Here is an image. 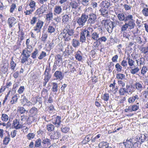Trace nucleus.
<instances>
[{
	"instance_id": "obj_21",
	"label": "nucleus",
	"mask_w": 148,
	"mask_h": 148,
	"mask_svg": "<svg viewBox=\"0 0 148 148\" xmlns=\"http://www.w3.org/2000/svg\"><path fill=\"white\" fill-rule=\"evenodd\" d=\"M91 138L92 137L90 134L86 135L82 141V143L84 144H86L91 140Z\"/></svg>"
},
{
	"instance_id": "obj_13",
	"label": "nucleus",
	"mask_w": 148,
	"mask_h": 148,
	"mask_svg": "<svg viewBox=\"0 0 148 148\" xmlns=\"http://www.w3.org/2000/svg\"><path fill=\"white\" fill-rule=\"evenodd\" d=\"M133 40L135 42L142 44L143 45L145 43L146 40L145 38H133Z\"/></svg>"
},
{
	"instance_id": "obj_59",
	"label": "nucleus",
	"mask_w": 148,
	"mask_h": 148,
	"mask_svg": "<svg viewBox=\"0 0 148 148\" xmlns=\"http://www.w3.org/2000/svg\"><path fill=\"white\" fill-rule=\"evenodd\" d=\"M129 28V27L127 24V23H125V24L123 25L121 28V31H125L127 29Z\"/></svg>"
},
{
	"instance_id": "obj_41",
	"label": "nucleus",
	"mask_w": 148,
	"mask_h": 148,
	"mask_svg": "<svg viewBox=\"0 0 148 148\" xmlns=\"http://www.w3.org/2000/svg\"><path fill=\"white\" fill-rule=\"evenodd\" d=\"M17 95H18V94H16L15 95H14L12 97V100H11L10 102L11 104H13L16 102L18 99Z\"/></svg>"
},
{
	"instance_id": "obj_48",
	"label": "nucleus",
	"mask_w": 148,
	"mask_h": 148,
	"mask_svg": "<svg viewBox=\"0 0 148 148\" xmlns=\"http://www.w3.org/2000/svg\"><path fill=\"white\" fill-rule=\"evenodd\" d=\"M109 98V95L108 93H105L102 96V99L105 101H107Z\"/></svg>"
},
{
	"instance_id": "obj_11",
	"label": "nucleus",
	"mask_w": 148,
	"mask_h": 148,
	"mask_svg": "<svg viewBox=\"0 0 148 148\" xmlns=\"http://www.w3.org/2000/svg\"><path fill=\"white\" fill-rule=\"evenodd\" d=\"M53 76L55 78V79L59 80L62 79L64 77L62 73L60 71H56L54 74Z\"/></svg>"
},
{
	"instance_id": "obj_57",
	"label": "nucleus",
	"mask_w": 148,
	"mask_h": 148,
	"mask_svg": "<svg viewBox=\"0 0 148 148\" xmlns=\"http://www.w3.org/2000/svg\"><path fill=\"white\" fill-rule=\"evenodd\" d=\"M46 56V53L43 51H42L39 56L38 58L39 59L41 60Z\"/></svg>"
},
{
	"instance_id": "obj_49",
	"label": "nucleus",
	"mask_w": 148,
	"mask_h": 148,
	"mask_svg": "<svg viewBox=\"0 0 148 148\" xmlns=\"http://www.w3.org/2000/svg\"><path fill=\"white\" fill-rule=\"evenodd\" d=\"M35 136V134L33 133H29L27 135L26 137L28 140H30L34 138Z\"/></svg>"
},
{
	"instance_id": "obj_52",
	"label": "nucleus",
	"mask_w": 148,
	"mask_h": 148,
	"mask_svg": "<svg viewBox=\"0 0 148 148\" xmlns=\"http://www.w3.org/2000/svg\"><path fill=\"white\" fill-rule=\"evenodd\" d=\"M126 59L128 60V64L130 66H132L134 65V61L133 60L128 57Z\"/></svg>"
},
{
	"instance_id": "obj_6",
	"label": "nucleus",
	"mask_w": 148,
	"mask_h": 148,
	"mask_svg": "<svg viewBox=\"0 0 148 148\" xmlns=\"http://www.w3.org/2000/svg\"><path fill=\"white\" fill-rule=\"evenodd\" d=\"M47 5H43L37 9L35 12V14L36 15H40L43 14L47 10Z\"/></svg>"
},
{
	"instance_id": "obj_38",
	"label": "nucleus",
	"mask_w": 148,
	"mask_h": 148,
	"mask_svg": "<svg viewBox=\"0 0 148 148\" xmlns=\"http://www.w3.org/2000/svg\"><path fill=\"white\" fill-rule=\"evenodd\" d=\"M116 77L117 79L121 80L125 79V75L123 74L118 73L116 74Z\"/></svg>"
},
{
	"instance_id": "obj_16",
	"label": "nucleus",
	"mask_w": 148,
	"mask_h": 148,
	"mask_svg": "<svg viewBox=\"0 0 148 148\" xmlns=\"http://www.w3.org/2000/svg\"><path fill=\"white\" fill-rule=\"evenodd\" d=\"M110 3L105 0L102 1L100 4V6L101 8H108L110 6Z\"/></svg>"
},
{
	"instance_id": "obj_63",
	"label": "nucleus",
	"mask_w": 148,
	"mask_h": 148,
	"mask_svg": "<svg viewBox=\"0 0 148 148\" xmlns=\"http://www.w3.org/2000/svg\"><path fill=\"white\" fill-rule=\"evenodd\" d=\"M34 9H32L29 10H27L24 12V13L26 15H30L32 12L34 11Z\"/></svg>"
},
{
	"instance_id": "obj_51",
	"label": "nucleus",
	"mask_w": 148,
	"mask_h": 148,
	"mask_svg": "<svg viewBox=\"0 0 148 148\" xmlns=\"http://www.w3.org/2000/svg\"><path fill=\"white\" fill-rule=\"evenodd\" d=\"M10 137H5L3 140V144L6 145H8L10 141Z\"/></svg>"
},
{
	"instance_id": "obj_61",
	"label": "nucleus",
	"mask_w": 148,
	"mask_h": 148,
	"mask_svg": "<svg viewBox=\"0 0 148 148\" xmlns=\"http://www.w3.org/2000/svg\"><path fill=\"white\" fill-rule=\"evenodd\" d=\"M38 53V50L37 49H36L32 53V58L35 59L36 57V56L37 54Z\"/></svg>"
},
{
	"instance_id": "obj_39",
	"label": "nucleus",
	"mask_w": 148,
	"mask_h": 148,
	"mask_svg": "<svg viewBox=\"0 0 148 148\" xmlns=\"http://www.w3.org/2000/svg\"><path fill=\"white\" fill-rule=\"evenodd\" d=\"M62 21L64 23H67L69 21V16L68 15L65 14L62 17Z\"/></svg>"
},
{
	"instance_id": "obj_58",
	"label": "nucleus",
	"mask_w": 148,
	"mask_h": 148,
	"mask_svg": "<svg viewBox=\"0 0 148 148\" xmlns=\"http://www.w3.org/2000/svg\"><path fill=\"white\" fill-rule=\"evenodd\" d=\"M147 70V69L146 66H143L141 70V73L143 75H144L146 73Z\"/></svg>"
},
{
	"instance_id": "obj_8",
	"label": "nucleus",
	"mask_w": 148,
	"mask_h": 148,
	"mask_svg": "<svg viewBox=\"0 0 148 148\" xmlns=\"http://www.w3.org/2000/svg\"><path fill=\"white\" fill-rule=\"evenodd\" d=\"M61 136L60 132L57 131L51 132L50 135V138L52 140L58 139Z\"/></svg>"
},
{
	"instance_id": "obj_17",
	"label": "nucleus",
	"mask_w": 148,
	"mask_h": 148,
	"mask_svg": "<svg viewBox=\"0 0 148 148\" xmlns=\"http://www.w3.org/2000/svg\"><path fill=\"white\" fill-rule=\"evenodd\" d=\"M61 117L59 116H57L53 122V123L57 127H59L61 122Z\"/></svg>"
},
{
	"instance_id": "obj_14",
	"label": "nucleus",
	"mask_w": 148,
	"mask_h": 148,
	"mask_svg": "<svg viewBox=\"0 0 148 148\" xmlns=\"http://www.w3.org/2000/svg\"><path fill=\"white\" fill-rule=\"evenodd\" d=\"M43 23H44L43 21L40 20L38 21L36 23V26L34 28V30L35 31H36L37 32H40Z\"/></svg>"
},
{
	"instance_id": "obj_50",
	"label": "nucleus",
	"mask_w": 148,
	"mask_h": 148,
	"mask_svg": "<svg viewBox=\"0 0 148 148\" xmlns=\"http://www.w3.org/2000/svg\"><path fill=\"white\" fill-rule=\"evenodd\" d=\"M72 45L74 47H76L79 45V43L77 40L73 39L72 41Z\"/></svg>"
},
{
	"instance_id": "obj_64",
	"label": "nucleus",
	"mask_w": 148,
	"mask_h": 148,
	"mask_svg": "<svg viewBox=\"0 0 148 148\" xmlns=\"http://www.w3.org/2000/svg\"><path fill=\"white\" fill-rule=\"evenodd\" d=\"M142 94L145 99H147L148 98V91H144L142 92Z\"/></svg>"
},
{
	"instance_id": "obj_45",
	"label": "nucleus",
	"mask_w": 148,
	"mask_h": 148,
	"mask_svg": "<svg viewBox=\"0 0 148 148\" xmlns=\"http://www.w3.org/2000/svg\"><path fill=\"white\" fill-rule=\"evenodd\" d=\"M55 28L51 25H49L48 28V31L50 33H51L55 31Z\"/></svg>"
},
{
	"instance_id": "obj_35",
	"label": "nucleus",
	"mask_w": 148,
	"mask_h": 148,
	"mask_svg": "<svg viewBox=\"0 0 148 148\" xmlns=\"http://www.w3.org/2000/svg\"><path fill=\"white\" fill-rule=\"evenodd\" d=\"M140 50L141 52V53H143L144 54H146L147 53H148V46L145 47H141Z\"/></svg>"
},
{
	"instance_id": "obj_5",
	"label": "nucleus",
	"mask_w": 148,
	"mask_h": 148,
	"mask_svg": "<svg viewBox=\"0 0 148 148\" xmlns=\"http://www.w3.org/2000/svg\"><path fill=\"white\" fill-rule=\"evenodd\" d=\"M88 18V15L85 14H82L80 18H79L77 21V23L79 26H83L84 25Z\"/></svg>"
},
{
	"instance_id": "obj_3",
	"label": "nucleus",
	"mask_w": 148,
	"mask_h": 148,
	"mask_svg": "<svg viewBox=\"0 0 148 148\" xmlns=\"http://www.w3.org/2000/svg\"><path fill=\"white\" fill-rule=\"evenodd\" d=\"M102 22L103 23L105 28L109 33L112 32L113 29L112 21L109 20H103Z\"/></svg>"
},
{
	"instance_id": "obj_4",
	"label": "nucleus",
	"mask_w": 148,
	"mask_h": 148,
	"mask_svg": "<svg viewBox=\"0 0 148 148\" xmlns=\"http://www.w3.org/2000/svg\"><path fill=\"white\" fill-rule=\"evenodd\" d=\"M88 16L87 23L90 26H92L97 21V16L95 14L91 13L89 14Z\"/></svg>"
},
{
	"instance_id": "obj_25",
	"label": "nucleus",
	"mask_w": 148,
	"mask_h": 148,
	"mask_svg": "<svg viewBox=\"0 0 148 148\" xmlns=\"http://www.w3.org/2000/svg\"><path fill=\"white\" fill-rule=\"evenodd\" d=\"M99 11L101 12V15L104 17H107L108 15V12L107 10L102 8L100 9Z\"/></svg>"
},
{
	"instance_id": "obj_37",
	"label": "nucleus",
	"mask_w": 148,
	"mask_h": 148,
	"mask_svg": "<svg viewBox=\"0 0 148 148\" xmlns=\"http://www.w3.org/2000/svg\"><path fill=\"white\" fill-rule=\"evenodd\" d=\"M41 140L40 138H38L35 142V146L36 147H39L41 146Z\"/></svg>"
},
{
	"instance_id": "obj_24",
	"label": "nucleus",
	"mask_w": 148,
	"mask_h": 148,
	"mask_svg": "<svg viewBox=\"0 0 148 148\" xmlns=\"http://www.w3.org/2000/svg\"><path fill=\"white\" fill-rule=\"evenodd\" d=\"M52 90L53 92H57L58 90V84L56 82H53Z\"/></svg>"
},
{
	"instance_id": "obj_33",
	"label": "nucleus",
	"mask_w": 148,
	"mask_h": 148,
	"mask_svg": "<svg viewBox=\"0 0 148 148\" xmlns=\"http://www.w3.org/2000/svg\"><path fill=\"white\" fill-rule=\"evenodd\" d=\"M69 130V128L64 125H62L61 127V132L64 133H67Z\"/></svg>"
},
{
	"instance_id": "obj_32",
	"label": "nucleus",
	"mask_w": 148,
	"mask_h": 148,
	"mask_svg": "<svg viewBox=\"0 0 148 148\" xmlns=\"http://www.w3.org/2000/svg\"><path fill=\"white\" fill-rule=\"evenodd\" d=\"M81 54V51H77L75 55V58L76 59L78 60L79 61H81L82 59Z\"/></svg>"
},
{
	"instance_id": "obj_29",
	"label": "nucleus",
	"mask_w": 148,
	"mask_h": 148,
	"mask_svg": "<svg viewBox=\"0 0 148 148\" xmlns=\"http://www.w3.org/2000/svg\"><path fill=\"white\" fill-rule=\"evenodd\" d=\"M42 142L43 145L47 144L48 145H49L51 144V140L50 139L44 138H42Z\"/></svg>"
},
{
	"instance_id": "obj_44",
	"label": "nucleus",
	"mask_w": 148,
	"mask_h": 148,
	"mask_svg": "<svg viewBox=\"0 0 148 148\" xmlns=\"http://www.w3.org/2000/svg\"><path fill=\"white\" fill-rule=\"evenodd\" d=\"M29 5L31 8L34 9V10L35 9V7L36 6V3L33 0H31L30 1Z\"/></svg>"
},
{
	"instance_id": "obj_22",
	"label": "nucleus",
	"mask_w": 148,
	"mask_h": 148,
	"mask_svg": "<svg viewBox=\"0 0 148 148\" xmlns=\"http://www.w3.org/2000/svg\"><path fill=\"white\" fill-rule=\"evenodd\" d=\"M109 143L106 141H103L101 142L99 145V148H107L108 147Z\"/></svg>"
},
{
	"instance_id": "obj_15",
	"label": "nucleus",
	"mask_w": 148,
	"mask_h": 148,
	"mask_svg": "<svg viewBox=\"0 0 148 148\" xmlns=\"http://www.w3.org/2000/svg\"><path fill=\"white\" fill-rule=\"evenodd\" d=\"M8 22L9 27L11 28L16 23V19L13 17L9 18L8 20Z\"/></svg>"
},
{
	"instance_id": "obj_62",
	"label": "nucleus",
	"mask_w": 148,
	"mask_h": 148,
	"mask_svg": "<svg viewBox=\"0 0 148 148\" xmlns=\"http://www.w3.org/2000/svg\"><path fill=\"white\" fill-rule=\"evenodd\" d=\"M25 90V88L24 86H21L18 90V92L19 94L22 93Z\"/></svg>"
},
{
	"instance_id": "obj_43",
	"label": "nucleus",
	"mask_w": 148,
	"mask_h": 148,
	"mask_svg": "<svg viewBox=\"0 0 148 148\" xmlns=\"http://www.w3.org/2000/svg\"><path fill=\"white\" fill-rule=\"evenodd\" d=\"M17 112L21 114H23L26 111L25 109L23 107H18L17 108Z\"/></svg>"
},
{
	"instance_id": "obj_26",
	"label": "nucleus",
	"mask_w": 148,
	"mask_h": 148,
	"mask_svg": "<svg viewBox=\"0 0 148 148\" xmlns=\"http://www.w3.org/2000/svg\"><path fill=\"white\" fill-rule=\"evenodd\" d=\"M53 18V14L51 12H49L46 15V19L47 21H50Z\"/></svg>"
},
{
	"instance_id": "obj_55",
	"label": "nucleus",
	"mask_w": 148,
	"mask_h": 148,
	"mask_svg": "<svg viewBox=\"0 0 148 148\" xmlns=\"http://www.w3.org/2000/svg\"><path fill=\"white\" fill-rule=\"evenodd\" d=\"M115 68L116 69V70L119 72L122 71V67L118 63H117L115 65Z\"/></svg>"
},
{
	"instance_id": "obj_54",
	"label": "nucleus",
	"mask_w": 148,
	"mask_h": 148,
	"mask_svg": "<svg viewBox=\"0 0 148 148\" xmlns=\"http://www.w3.org/2000/svg\"><path fill=\"white\" fill-rule=\"evenodd\" d=\"M90 0H81V3L84 6H86L90 3Z\"/></svg>"
},
{
	"instance_id": "obj_31",
	"label": "nucleus",
	"mask_w": 148,
	"mask_h": 148,
	"mask_svg": "<svg viewBox=\"0 0 148 148\" xmlns=\"http://www.w3.org/2000/svg\"><path fill=\"white\" fill-rule=\"evenodd\" d=\"M47 128L48 131L51 132L54 130L55 127L53 125L49 123L47 125Z\"/></svg>"
},
{
	"instance_id": "obj_34",
	"label": "nucleus",
	"mask_w": 148,
	"mask_h": 148,
	"mask_svg": "<svg viewBox=\"0 0 148 148\" xmlns=\"http://www.w3.org/2000/svg\"><path fill=\"white\" fill-rule=\"evenodd\" d=\"M28 51V50L24 49L23 50L21 55L28 58L30 56V53H31Z\"/></svg>"
},
{
	"instance_id": "obj_10",
	"label": "nucleus",
	"mask_w": 148,
	"mask_h": 148,
	"mask_svg": "<svg viewBox=\"0 0 148 148\" xmlns=\"http://www.w3.org/2000/svg\"><path fill=\"white\" fill-rule=\"evenodd\" d=\"M135 86L136 89L139 92L141 91L145 87L144 85L141 81L136 82Z\"/></svg>"
},
{
	"instance_id": "obj_27",
	"label": "nucleus",
	"mask_w": 148,
	"mask_h": 148,
	"mask_svg": "<svg viewBox=\"0 0 148 148\" xmlns=\"http://www.w3.org/2000/svg\"><path fill=\"white\" fill-rule=\"evenodd\" d=\"M136 61L138 65V64L140 65H143L145 63V60L143 58H140L138 60H137Z\"/></svg>"
},
{
	"instance_id": "obj_30",
	"label": "nucleus",
	"mask_w": 148,
	"mask_h": 148,
	"mask_svg": "<svg viewBox=\"0 0 148 148\" xmlns=\"http://www.w3.org/2000/svg\"><path fill=\"white\" fill-rule=\"evenodd\" d=\"M13 57H12L11 58V61L10 63V69L11 70L13 71H14L15 68L16 66V63L13 61Z\"/></svg>"
},
{
	"instance_id": "obj_60",
	"label": "nucleus",
	"mask_w": 148,
	"mask_h": 148,
	"mask_svg": "<svg viewBox=\"0 0 148 148\" xmlns=\"http://www.w3.org/2000/svg\"><path fill=\"white\" fill-rule=\"evenodd\" d=\"M132 111H135L139 109V106L137 105H134L132 106Z\"/></svg>"
},
{
	"instance_id": "obj_18",
	"label": "nucleus",
	"mask_w": 148,
	"mask_h": 148,
	"mask_svg": "<svg viewBox=\"0 0 148 148\" xmlns=\"http://www.w3.org/2000/svg\"><path fill=\"white\" fill-rule=\"evenodd\" d=\"M62 9L61 6L56 5L54 7V12L55 15L56 14H59L62 13Z\"/></svg>"
},
{
	"instance_id": "obj_28",
	"label": "nucleus",
	"mask_w": 148,
	"mask_h": 148,
	"mask_svg": "<svg viewBox=\"0 0 148 148\" xmlns=\"http://www.w3.org/2000/svg\"><path fill=\"white\" fill-rule=\"evenodd\" d=\"M119 92L121 95H124L125 93H126L129 94V92L127 89L125 88H121L119 90Z\"/></svg>"
},
{
	"instance_id": "obj_53",
	"label": "nucleus",
	"mask_w": 148,
	"mask_h": 148,
	"mask_svg": "<svg viewBox=\"0 0 148 148\" xmlns=\"http://www.w3.org/2000/svg\"><path fill=\"white\" fill-rule=\"evenodd\" d=\"M142 12L144 16H148V8H144L142 10Z\"/></svg>"
},
{
	"instance_id": "obj_23",
	"label": "nucleus",
	"mask_w": 148,
	"mask_h": 148,
	"mask_svg": "<svg viewBox=\"0 0 148 148\" xmlns=\"http://www.w3.org/2000/svg\"><path fill=\"white\" fill-rule=\"evenodd\" d=\"M73 31L72 30H69V31L67 32L66 34L65 33H61L60 35V36H62L63 37H65L66 36H68L67 34H68L69 36H72L73 34Z\"/></svg>"
},
{
	"instance_id": "obj_7",
	"label": "nucleus",
	"mask_w": 148,
	"mask_h": 148,
	"mask_svg": "<svg viewBox=\"0 0 148 148\" xmlns=\"http://www.w3.org/2000/svg\"><path fill=\"white\" fill-rule=\"evenodd\" d=\"M51 70L50 68V64H49L48 66H47L45 71L44 73L45 75L44 79L49 80L51 77V75L50 72Z\"/></svg>"
},
{
	"instance_id": "obj_56",
	"label": "nucleus",
	"mask_w": 148,
	"mask_h": 148,
	"mask_svg": "<svg viewBox=\"0 0 148 148\" xmlns=\"http://www.w3.org/2000/svg\"><path fill=\"white\" fill-rule=\"evenodd\" d=\"M10 7V13H12L14 10L16 8V5L14 3H13L11 5Z\"/></svg>"
},
{
	"instance_id": "obj_42",
	"label": "nucleus",
	"mask_w": 148,
	"mask_h": 148,
	"mask_svg": "<svg viewBox=\"0 0 148 148\" xmlns=\"http://www.w3.org/2000/svg\"><path fill=\"white\" fill-rule=\"evenodd\" d=\"M140 136H139L140 138V141L141 142H140V144H142L143 143L145 142L146 138V136L145 135V134H140Z\"/></svg>"
},
{
	"instance_id": "obj_12",
	"label": "nucleus",
	"mask_w": 148,
	"mask_h": 148,
	"mask_svg": "<svg viewBox=\"0 0 148 148\" xmlns=\"http://www.w3.org/2000/svg\"><path fill=\"white\" fill-rule=\"evenodd\" d=\"M130 14H128L125 16L123 13H121L117 15V17L120 21H124V22H126L127 18Z\"/></svg>"
},
{
	"instance_id": "obj_36",
	"label": "nucleus",
	"mask_w": 148,
	"mask_h": 148,
	"mask_svg": "<svg viewBox=\"0 0 148 148\" xmlns=\"http://www.w3.org/2000/svg\"><path fill=\"white\" fill-rule=\"evenodd\" d=\"M56 64H58V65H60L59 63H61L62 62V58L61 56L59 55H58L56 57Z\"/></svg>"
},
{
	"instance_id": "obj_2",
	"label": "nucleus",
	"mask_w": 148,
	"mask_h": 148,
	"mask_svg": "<svg viewBox=\"0 0 148 148\" xmlns=\"http://www.w3.org/2000/svg\"><path fill=\"white\" fill-rule=\"evenodd\" d=\"M126 19L125 22L127 23V24L129 27V29H133L135 25V20L133 19V15L130 14Z\"/></svg>"
},
{
	"instance_id": "obj_1",
	"label": "nucleus",
	"mask_w": 148,
	"mask_h": 148,
	"mask_svg": "<svg viewBox=\"0 0 148 148\" xmlns=\"http://www.w3.org/2000/svg\"><path fill=\"white\" fill-rule=\"evenodd\" d=\"M80 37H98L99 34L95 32H93V29L89 27L87 29H82L80 32Z\"/></svg>"
},
{
	"instance_id": "obj_46",
	"label": "nucleus",
	"mask_w": 148,
	"mask_h": 148,
	"mask_svg": "<svg viewBox=\"0 0 148 148\" xmlns=\"http://www.w3.org/2000/svg\"><path fill=\"white\" fill-rule=\"evenodd\" d=\"M37 109L35 107H33L30 110V112L34 115L36 114L37 112Z\"/></svg>"
},
{
	"instance_id": "obj_9",
	"label": "nucleus",
	"mask_w": 148,
	"mask_h": 148,
	"mask_svg": "<svg viewBox=\"0 0 148 148\" xmlns=\"http://www.w3.org/2000/svg\"><path fill=\"white\" fill-rule=\"evenodd\" d=\"M123 143L125 147L127 148H132L134 146V144L133 143L132 139L127 138L125 141L124 140Z\"/></svg>"
},
{
	"instance_id": "obj_40",
	"label": "nucleus",
	"mask_w": 148,
	"mask_h": 148,
	"mask_svg": "<svg viewBox=\"0 0 148 148\" xmlns=\"http://www.w3.org/2000/svg\"><path fill=\"white\" fill-rule=\"evenodd\" d=\"M8 116L6 114H2L1 117V120L3 121L6 122L8 121Z\"/></svg>"
},
{
	"instance_id": "obj_20",
	"label": "nucleus",
	"mask_w": 148,
	"mask_h": 148,
	"mask_svg": "<svg viewBox=\"0 0 148 148\" xmlns=\"http://www.w3.org/2000/svg\"><path fill=\"white\" fill-rule=\"evenodd\" d=\"M139 97L137 95H133L132 96L130 97L128 99V102L129 103H133L136 100H138Z\"/></svg>"
},
{
	"instance_id": "obj_19",
	"label": "nucleus",
	"mask_w": 148,
	"mask_h": 148,
	"mask_svg": "<svg viewBox=\"0 0 148 148\" xmlns=\"http://www.w3.org/2000/svg\"><path fill=\"white\" fill-rule=\"evenodd\" d=\"M79 3L75 0L72 1L70 2L69 7H71L73 9H77Z\"/></svg>"
},
{
	"instance_id": "obj_47",
	"label": "nucleus",
	"mask_w": 148,
	"mask_h": 148,
	"mask_svg": "<svg viewBox=\"0 0 148 148\" xmlns=\"http://www.w3.org/2000/svg\"><path fill=\"white\" fill-rule=\"evenodd\" d=\"M139 69L138 67H136L134 69H131L130 70V73L132 74H134L137 73L139 71Z\"/></svg>"
}]
</instances>
